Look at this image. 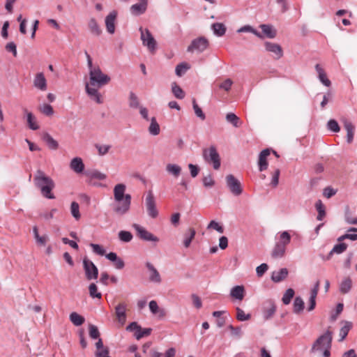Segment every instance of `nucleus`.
<instances>
[{
    "instance_id": "nucleus-26",
    "label": "nucleus",
    "mask_w": 357,
    "mask_h": 357,
    "mask_svg": "<svg viewBox=\"0 0 357 357\" xmlns=\"http://www.w3.org/2000/svg\"><path fill=\"white\" fill-rule=\"evenodd\" d=\"M343 124L347 130V142L348 144H351L354 139L355 127L351 121L347 119L343 121Z\"/></svg>"
},
{
    "instance_id": "nucleus-8",
    "label": "nucleus",
    "mask_w": 357,
    "mask_h": 357,
    "mask_svg": "<svg viewBox=\"0 0 357 357\" xmlns=\"http://www.w3.org/2000/svg\"><path fill=\"white\" fill-rule=\"evenodd\" d=\"M145 204L148 215L155 218L158 215V211L156 208L155 197L151 190H149L146 196Z\"/></svg>"
},
{
    "instance_id": "nucleus-52",
    "label": "nucleus",
    "mask_w": 357,
    "mask_h": 357,
    "mask_svg": "<svg viewBox=\"0 0 357 357\" xmlns=\"http://www.w3.org/2000/svg\"><path fill=\"white\" fill-rule=\"evenodd\" d=\"M129 106L131 108H139V98L137 96V95L133 93L132 91H130L129 93Z\"/></svg>"
},
{
    "instance_id": "nucleus-48",
    "label": "nucleus",
    "mask_w": 357,
    "mask_h": 357,
    "mask_svg": "<svg viewBox=\"0 0 357 357\" xmlns=\"http://www.w3.org/2000/svg\"><path fill=\"white\" fill-rule=\"evenodd\" d=\"M316 209L318 212L317 219L319 221L322 220L326 215L325 207L322 202L319 199L315 204Z\"/></svg>"
},
{
    "instance_id": "nucleus-30",
    "label": "nucleus",
    "mask_w": 357,
    "mask_h": 357,
    "mask_svg": "<svg viewBox=\"0 0 357 357\" xmlns=\"http://www.w3.org/2000/svg\"><path fill=\"white\" fill-rule=\"evenodd\" d=\"M315 69L318 73V77L320 82L326 86L329 87L331 84V81L328 79L326 73L319 64L315 66Z\"/></svg>"
},
{
    "instance_id": "nucleus-6",
    "label": "nucleus",
    "mask_w": 357,
    "mask_h": 357,
    "mask_svg": "<svg viewBox=\"0 0 357 357\" xmlns=\"http://www.w3.org/2000/svg\"><path fill=\"white\" fill-rule=\"evenodd\" d=\"M140 38L143 45L146 46L150 52L154 53L157 48V43L148 29L139 28Z\"/></svg>"
},
{
    "instance_id": "nucleus-7",
    "label": "nucleus",
    "mask_w": 357,
    "mask_h": 357,
    "mask_svg": "<svg viewBox=\"0 0 357 357\" xmlns=\"http://www.w3.org/2000/svg\"><path fill=\"white\" fill-rule=\"evenodd\" d=\"M83 268L88 280H96L98 276V269L94 263L85 257L83 259Z\"/></svg>"
},
{
    "instance_id": "nucleus-60",
    "label": "nucleus",
    "mask_w": 357,
    "mask_h": 357,
    "mask_svg": "<svg viewBox=\"0 0 357 357\" xmlns=\"http://www.w3.org/2000/svg\"><path fill=\"white\" fill-rule=\"evenodd\" d=\"M207 229H213L220 234L224 232V228L215 220H211L209 222V224L207 226Z\"/></svg>"
},
{
    "instance_id": "nucleus-38",
    "label": "nucleus",
    "mask_w": 357,
    "mask_h": 357,
    "mask_svg": "<svg viewBox=\"0 0 357 357\" xmlns=\"http://www.w3.org/2000/svg\"><path fill=\"white\" fill-rule=\"evenodd\" d=\"M211 29L217 36H222L226 32V26L222 23H213L211 25Z\"/></svg>"
},
{
    "instance_id": "nucleus-49",
    "label": "nucleus",
    "mask_w": 357,
    "mask_h": 357,
    "mask_svg": "<svg viewBox=\"0 0 357 357\" xmlns=\"http://www.w3.org/2000/svg\"><path fill=\"white\" fill-rule=\"evenodd\" d=\"M190 65L185 62L178 64L175 69L176 75L178 77L183 76L190 69Z\"/></svg>"
},
{
    "instance_id": "nucleus-33",
    "label": "nucleus",
    "mask_w": 357,
    "mask_h": 357,
    "mask_svg": "<svg viewBox=\"0 0 357 357\" xmlns=\"http://www.w3.org/2000/svg\"><path fill=\"white\" fill-rule=\"evenodd\" d=\"M42 138L50 149L56 150L58 149V142L49 133H44Z\"/></svg>"
},
{
    "instance_id": "nucleus-58",
    "label": "nucleus",
    "mask_w": 357,
    "mask_h": 357,
    "mask_svg": "<svg viewBox=\"0 0 357 357\" xmlns=\"http://www.w3.org/2000/svg\"><path fill=\"white\" fill-rule=\"evenodd\" d=\"M327 128L333 132H338L340 130L337 121L334 119H331L328 121Z\"/></svg>"
},
{
    "instance_id": "nucleus-63",
    "label": "nucleus",
    "mask_w": 357,
    "mask_h": 357,
    "mask_svg": "<svg viewBox=\"0 0 357 357\" xmlns=\"http://www.w3.org/2000/svg\"><path fill=\"white\" fill-rule=\"evenodd\" d=\"M280 174V171L279 169H276L273 174L271 184L273 188H275L278 185Z\"/></svg>"
},
{
    "instance_id": "nucleus-34",
    "label": "nucleus",
    "mask_w": 357,
    "mask_h": 357,
    "mask_svg": "<svg viewBox=\"0 0 357 357\" xmlns=\"http://www.w3.org/2000/svg\"><path fill=\"white\" fill-rule=\"evenodd\" d=\"M344 326L340 330V342H342L347 336L349 331L352 328V323L351 321H343Z\"/></svg>"
},
{
    "instance_id": "nucleus-17",
    "label": "nucleus",
    "mask_w": 357,
    "mask_h": 357,
    "mask_svg": "<svg viewBox=\"0 0 357 357\" xmlns=\"http://www.w3.org/2000/svg\"><path fill=\"white\" fill-rule=\"evenodd\" d=\"M319 285H320V282H319V280H317L315 282L314 287L310 291V298H309V306L307 307V310L309 312L313 310L315 308L316 298H317V296L319 292Z\"/></svg>"
},
{
    "instance_id": "nucleus-5",
    "label": "nucleus",
    "mask_w": 357,
    "mask_h": 357,
    "mask_svg": "<svg viewBox=\"0 0 357 357\" xmlns=\"http://www.w3.org/2000/svg\"><path fill=\"white\" fill-rule=\"evenodd\" d=\"M203 157L206 162L211 163L215 169L220 167V158L215 146H211L203 151Z\"/></svg>"
},
{
    "instance_id": "nucleus-55",
    "label": "nucleus",
    "mask_w": 357,
    "mask_h": 357,
    "mask_svg": "<svg viewBox=\"0 0 357 357\" xmlns=\"http://www.w3.org/2000/svg\"><path fill=\"white\" fill-rule=\"evenodd\" d=\"M119 238L122 242L128 243L130 242L133 238L131 232L128 231L121 230L119 232Z\"/></svg>"
},
{
    "instance_id": "nucleus-62",
    "label": "nucleus",
    "mask_w": 357,
    "mask_h": 357,
    "mask_svg": "<svg viewBox=\"0 0 357 357\" xmlns=\"http://www.w3.org/2000/svg\"><path fill=\"white\" fill-rule=\"evenodd\" d=\"M96 148L98 149V154L100 155H104L108 153V151L111 149V146L110 145L96 144Z\"/></svg>"
},
{
    "instance_id": "nucleus-14",
    "label": "nucleus",
    "mask_w": 357,
    "mask_h": 357,
    "mask_svg": "<svg viewBox=\"0 0 357 357\" xmlns=\"http://www.w3.org/2000/svg\"><path fill=\"white\" fill-rule=\"evenodd\" d=\"M276 305L272 300H268L263 307V317L264 320L270 319L275 313Z\"/></svg>"
},
{
    "instance_id": "nucleus-25",
    "label": "nucleus",
    "mask_w": 357,
    "mask_h": 357,
    "mask_svg": "<svg viewBox=\"0 0 357 357\" xmlns=\"http://www.w3.org/2000/svg\"><path fill=\"white\" fill-rule=\"evenodd\" d=\"M259 27L261 29L264 38L266 37L271 39L275 38L277 30L272 25L264 24H261Z\"/></svg>"
},
{
    "instance_id": "nucleus-59",
    "label": "nucleus",
    "mask_w": 357,
    "mask_h": 357,
    "mask_svg": "<svg viewBox=\"0 0 357 357\" xmlns=\"http://www.w3.org/2000/svg\"><path fill=\"white\" fill-rule=\"evenodd\" d=\"M89 336L91 337V338H92V339L99 338L100 333H99V331H98L97 326H96L93 324H90L89 326Z\"/></svg>"
},
{
    "instance_id": "nucleus-9",
    "label": "nucleus",
    "mask_w": 357,
    "mask_h": 357,
    "mask_svg": "<svg viewBox=\"0 0 357 357\" xmlns=\"http://www.w3.org/2000/svg\"><path fill=\"white\" fill-rule=\"evenodd\" d=\"M227 186L234 196H239L243 192L240 181L232 174L226 176Z\"/></svg>"
},
{
    "instance_id": "nucleus-13",
    "label": "nucleus",
    "mask_w": 357,
    "mask_h": 357,
    "mask_svg": "<svg viewBox=\"0 0 357 357\" xmlns=\"http://www.w3.org/2000/svg\"><path fill=\"white\" fill-rule=\"evenodd\" d=\"M264 47L266 51L273 54L275 59H279L283 56L282 48L279 44L267 41L264 43Z\"/></svg>"
},
{
    "instance_id": "nucleus-45",
    "label": "nucleus",
    "mask_w": 357,
    "mask_h": 357,
    "mask_svg": "<svg viewBox=\"0 0 357 357\" xmlns=\"http://www.w3.org/2000/svg\"><path fill=\"white\" fill-rule=\"evenodd\" d=\"M195 234L196 231L193 228H190L188 229V232L185 234L183 241V245L185 248H188L190 246L192 239L195 238Z\"/></svg>"
},
{
    "instance_id": "nucleus-15",
    "label": "nucleus",
    "mask_w": 357,
    "mask_h": 357,
    "mask_svg": "<svg viewBox=\"0 0 357 357\" xmlns=\"http://www.w3.org/2000/svg\"><path fill=\"white\" fill-rule=\"evenodd\" d=\"M93 86H91L90 83H86V92L91 100H94L98 104H101L102 103L101 95L98 92V89H95Z\"/></svg>"
},
{
    "instance_id": "nucleus-18",
    "label": "nucleus",
    "mask_w": 357,
    "mask_h": 357,
    "mask_svg": "<svg viewBox=\"0 0 357 357\" xmlns=\"http://www.w3.org/2000/svg\"><path fill=\"white\" fill-rule=\"evenodd\" d=\"M115 313L118 321L123 325L126 321V304L121 303L117 305L115 307Z\"/></svg>"
},
{
    "instance_id": "nucleus-57",
    "label": "nucleus",
    "mask_w": 357,
    "mask_h": 357,
    "mask_svg": "<svg viewBox=\"0 0 357 357\" xmlns=\"http://www.w3.org/2000/svg\"><path fill=\"white\" fill-rule=\"evenodd\" d=\"M39 109L46 116H52L54 114L53 107L49 104H43L40 105Z\"/></svg>"
},
{
    "instance_id": "nucleus-41",
    "label": "nucleus",
    "mask_w": 357,
    "mask_h": 357,
    "mask_svg": "<svg viewBox=\"0 0 357 357\" xmlns=\"http://www.w3.org/2000/svg\"><path fill=\"white\" fill-rule=\"evenodd\" d=\"M347 248V245L344 243H340L334 245L333 249L328 254V259L331 257L333 254H341L344 252Z\"/></svg>"
},
{
    "instance_id": "nucleus-4",
    "label": "nucleus",
    "mask_w": 357,
    "mask_h": 357,
    "mask_svg": "<svg viewBox=\"0 0 357 357\" xmlns=\"http://www.w3.org/2000/svg\"><path fill=\"white\" fill-rule=\"evenodd\" d=\"M89 79L91 86H97L101 87L106 85L110 81V77L104 74L99 66H96L94 69L89 72Z\"/></svg>"
},
{
    "instance_id": "nucleus-23",
    "label": "nucleus",
    "mask_w": 357,
    "mask_h": 357,
    "mask_svg": "<svg viewBox=\"0 0 357 357\" xmlns=\"http://www.w3.org/2000/svg\"><path fill=\"white\" fill-rule=\"evenodd\" d=\"M139 3L133 4L130 7V11L134 15H140L145 13L147 8L148 1L139 0Z\"/></svg>"
},
{
    "instance_id": "nucleus-37",
    "label": "nucleus",
    "mask_w": 357,
    "mask_h": 357,
    "mask_svg": "<svg viewBox=\"0 0 357 357\" xmlns=\"http://www.w3.org/2000/svg\"><path fill=\"white\" fill-rule=\"evenodd\" d=\"M278 234H279V241L277 243L280 245H282L287 248V246L291 242V237L290 234L287 231H284L282 232H279Z\"/></svg>"
},
{
    "instance_id": "nucleus-20",
    "label": "nucleus",
    "mask_w": 357,
    "mask_h": 357,
    "mask_svg": "<svg viewBox=\"0 0 357 357\" xmlns=\"http://www.w3.org/2000/svg\"><path fill=\"white\" fill-rule=\"evenodd\" d=\"M33 86L40 90V91H46L47 88V80L45 77V75L43 73H38L36 74L34 79H33Z\"/></svg>"
},
{
    "instance_id": "nucleus-27",
    "label": "nucleus",
    "mask_w": 357,
    "mask_h": 357,
    "mask_svg": "<svg viewBox=\"0 0 357 357\" xmlns=\"http://www.w3.org/2000/svg\"><path fill=\"white\" fill-rule=\"evenodd\" d=\"M289 271L287 268H282L278 271H273L271 275V280L274 282H280L284 280L288 275Z\"/></svg>"
},
{
    "instance_id": "nucleus-35",
    "label": "nucleus",
    "mask_w": 357,
    "mask_h": 357,
    "mask_svg": "<svg viewBox=\"0 0 357 357\" xmlns=\"http://www.w3.org/2000/svg\"><path fill=\"white\" fill-rule=\"evenodd\" d=\"M69 319L76 326L82 325L85 321L84 317L75 312L70 314Z\"/></svg>"
},
{
    "instance_id": "nucleus-50",
    "label": "nucleus",
    "mask_w": 357,
    "mask_h": 357,
    "mask_svg": "<svg viewBox=\"0 0 357 357\" xmlns=\"http://www.w3.org/2000/svg\"><path fill=\"white\" fill-rule=\"evenodd\" d=\"M70 213L73 217L76 220H79L81 218V214L79 212V204L76 202H73L70 204Z\"/></svg>"
},
{
    "instance_id": "nucleus-53",
    "label": "nucleus",
    "mask_w": 357,
    "mask_h": 357,
    "mask_svg": "<svg viewBox=\"0 0 357 357\" xmlns=\"http://www.w3.org/2000/svg\"><path fill=\"white\" fill-rule=\"evenodd\" d=\"M294 294H295V292L293 289L289 288V289H287L282 296V303L284 305L289 304L291 302V300L293 298V297L294 296Z\"/></svg>"
},
{
    "instance_id": "nucleus-64",
    "label": "nucleus",
    "mask_w": 357,
    "mask_h": 357,
    "mask_svg": "<svg viewBox=\"0 0 357 357\" xmlns=\"http://www.w3.org/2000/svg\"><path fill=\"white\" fill-rule=\"evenodd\" d=\"M233 81L230 78H227L223 82L220 84L219 88L226 91H228L230 90Z\"/></svg>"
},
{
    "instance_id": "nucleus-31",
    "label": "nucleus",
    "mask_w": 357,
    "mask_h": 357,
    "mask_svg": "<svg viewBox=\"0 0 357 357\" xmlns=\"http://www.w3.org/2000/svg\"><path fill=\"white\" fill-rule=\"evenodd\" d=\"M167 172L173 176L174 178H178L181 173V167L178 165L169 163L166 165Z\"/></svg>"
},
{
    "instance_id": "nucleus-39",
    "label": "nucleus",
    "mask_w": 357,
    "mask_h": 357,
    "mask_svg": "<svg viewBox=\"0 0 357 357\" xmlns=\"http://www.w3.org/2000/svg\"><path fill=\"white\" fill-rule=\"evenodd\" d=\"M33 232L37 244L40 245H45L49 239L48 236L47 235L40 236L38 234V227L36 226L33 227Z\"/></svg>"
},
{
    "instance_id": "nucleus-12",
    "label": "nucleus",
    "mask_w": 357,
    "mask_h": 357,
    "mask_svg": "<svg viewBox=\"0 0 357 357\" xmlns=\"http://www.w3.org/2000/svg\"><path fill=\"white\" fill-rule=\"evenodd\" d=\"M208 46V40L203 36L194 39L190 45L188 47V52H193L196 50L199 52H202L207 49Z\"/></svg>"
},
{
    "instance_id": "nucleus-28",
    "label": "nucleus",
    "mask_w": 357,
    "mask_h": 357,
    "mask_svg": "<svg viewBox=\"0 0 357 357\" xmlns=\"http://www.w3.org/2000/svg\"><path fill=\"white\" fill-rule=\"evenodd\" d=\"M287 248L282 245L278 243L277 242L275 244V246L271 252V257L273 259H280L282 258L286 253Z\"/></svg>"
},
{
    "instance_id": "nucleus-16",
    "label": "nucleus",
    "mask_w": 357,
    "mask_h": 357,
    "mask_svg": "<svg viewBox=\"0 0 357 357\" xmlns=\"http://www.w3.org/2000/svg\"><path fill=\"white\" fill-rule=\"evenodd\" d=\"M117 12L113 10L105 17V26L108 33L113 34L115 31V20Z\"/></svg>"
},
{
    "instance_id": "nucleus-47",
    "label": "nucleus",
    "mask_w": 357,
    "mask_h": 357,
    "mask_svg": "<svg viewBox=\"0 0 357 357\" xmlns=\"http://www.w3.org/2000/svg\"><path fill=\"white\" fill-rule=\"evenodd\" d=\"M172 91L176 98L183 99L185 98V92L176 82L172 84Z\"/></svg>"
},
{
    "instance_id": "nucleus-36",
    "label": "nucleus",
    "mask_w": 357,
    "mask_h": 357,
    "mask_svg": "<svg viewBox=\"0 0 357 357\" xmlns=\"http://www.w3.org/2000/svg\"><path fill=\"white\" fill-rule=\"evenodd\" d=\"M293 311L296 314H299L304 310L305 303L303 298L300 296H296L294 301Z\"/></svg>"
},
{
    "instance_id": "nucleus-40",
    "label": "nucleus",
    "mask_w": 357,
    "mask_h": 357,
    "mask_svg": "<svg viewBox=\"0 0 357 357\" xmlns=\"http://www.w3.org/2000/svg\"><path fill=\"white\" fill-rule=\"evenodd\" d=\"M352 281L349 278L344 279L340 285V291L342 294H347L351 289Z\"/></svg>"
},
{
    "instance_id": "nucleus-42",
    "label": "nucleus",
    "mask_w": 357,
    "mask_h": 357,
    "mask_svg": "<svg viewBox=\"0 0 357 357\" xmlns=\"http://www.w3.org/2000/svg\"><path fill=\"white\" fill-rule=\"evenodd\" d=\"M86 175L90 179H98L102 181L107 178V176L105 174L96 169L86 172Z\"/></svg>"
},
{
    "instance_id": "nucleus-46",
    "label": "nucleus",
    "mask_w": 357,
    "mask_h": 357,
    "mask_svg": "<svg viewBox=\"0 0 357 357\" xmlns=\"http://www.w3.org/2000/svg\"><path fill=\"white\" fill-rule=\"evenodd\" d=\"M236 318L238 321H248V320L250 319L251 314L250 313H248V314L245 313L243 310H242L241 307H236Z\"/></svg>"
},
{
    "instance_id": "nucleus-61",
    "label": "nucleus",
    "mask_w": 357,
    "mask_h": 357,
    "mask_svg": "<svg viewBox=\"0 0 357 357\" xmlns=\"http://www.w3.org/2000/svg\"><path fill=\"white\" fill-rule=\"evenodd\" d=\"M90 246L92 248L93 252H95L96 254L100 256H103L105 255V250L101 245L98 244L91 243Z\"/></svg>"
},
{
    "instance_id": "nucleus-10",
    "label": "nucleus",
    "mask_w": 357,
    "mask_h": 357,
    "mask_svg": "<svg viewBox=\"0 0 357 357\" xmlns=\"http://www.w3.org/2000/svg\"><path fill=\"white\" fill-rule=\"evenodd\" d=\"M126 330L128 331H134V335L137 340H140L145 336H149L152 331L151 328H142L137 322L135 321L130 323L126 327Z\"/></svg>"
},
{
    "instance_id": "nucleus-1",
    "label": "nucleus",
    "mask_w": 357,
    "mask_h": 357,
    "mask_svg": "<svg viewBox=\"0 0 357 357\" xmlns=\"http://www.w3.org/2000/svg\"><path fill=\"white\" fill-rule=\"evenodd\" d=\"M126 186L125 184L119 183L114 188V198L115 204L113 211L117 215H123L129 210L131 204V195L125 194Z\"/></svg>"
},
{
    "instance_id": "nucleus-22",
    "label": "nucleus",
    "mask_w": 357,
    "mask_h": 357,
    "mask_svg": "<svg viewBox=\"0 0 357 357\" xmlns=\"http://www.w3.org/2000/svg\"><path fill=\"white\" fill-rule=\"evenodd\" d=\"M146 266L148 268V270L150 271V275H149L150 282L157 283V284L160 283L161 280H162L160 275L159 272L158 271V270L154 267V266L150 262H146Z\"/></svg>"
},
{
    "instance_id": "nucleus-54",
    "label": "nucleus",
    "mask_w": 357,
    "mask_h": 357,
    "mask_svg": "<svg viewBox=\"0 0 357 357\" xmlns=\"http://www.w3.org/2000/svg\"><path fill=\"white\" fill-rule=\"evenodd\" d=\"M192 107L195 112V115L199 117L202 121L206 119V115L203 112L201 107L197 104L196 100L195 98L192 99Z\"/></svg>"
},
{
    "instance_id": "nucleus-19",
    "label": "nucleus",
    "mask_w": 357,
    "mask_h": 357,
    "mask_svg": "<svg viewBox=\"0 0 357 357\" xmlns=\"http://www.w3.org/2000/svg\"><path fill=\"white\" fill-rule=\"evenodd\" d=\"M22 111L26 116L29 128L32 130H38L39 126L36 121V118L33 114V113L29 112L28 109L25 107L22 108Z\"/></svg>"
},
{
    "instance_id": "nucleus-21",
    "label": "nucleus",
    "mask_w": 357,
    "mask_h": 357,
    "mask_svg": "<svg viewBox=\"0 0 357 357\" xmlns=\"http://www.w3.org/2000/svg\"><path fill=\"white\" fill-rule=\"evenodd\" d=\"M270 155L268 149H264L259 155L258 165L259 170L263 172L268 168L267 157Z\"/></svg>"
},
{
    "instance_id": "nucleus-2",
    "label": "nucleus",
    "mask_w": 357,
    "mask_h": 357,
    "mask_svg": "<svg viewBox=\"0 0 357 357\" xmlns=\"http://www.w3.org/2000/svg\"><path fill=\"white\" fill-rule=\"evenodd\" d=\"M33 182L36 188L40 190L41 195L49 199H53L55 196L52 193V190L55 187L54 181L45 173L38 169L34 176Z\"/></svg>"
},
{
    "instance_id": "nucleus-24",
    "label": "nucleus",
    "mask_w": 357,
    "mask_h": 357,
    "mask_svg": "<svg viewBox=\"0 0 357 357\" xmlns=\"http://www.w3.org/2000/svg\"><path fill=\"white\" fill-rule=\"evenodd\" d=\"M70 167L77 174L82 173L84 169V165L82 159L79 157L74 158L70 161Z\"/></svg>"
},
{
    "instance_id": "nucleus-51",
    "label": "nucleus",
    "mask_w": 357,
    "mask_h": 357,
    "mask_svg": "<svg viewBox=\"0 0 357 357\" xmlns=\"http://www.w3.org/2000/svg\"><path fill=\"white\" fill-rule=\"evenodd\" d=\"M89 296L92 298H98L100 299L102 298V294L98 291V287L95 283H91L89 286Z\"/></svg>"
},
{
    "instance_id": "nucleus-29",
    "label": "nucleus",
    "mask_w": 357,
    "mask_h": 357,
    "mask_svg": "<svg viewBox=\"0 0 357 357\" xmlns=\"http://www.w3.org/2000/svg\"><path fill=\"white\" fill-rule=\"evenodd\" d=\"M230 296L237 300L242 301L245 296V288L243 285H237L231 288Z\"/></svg>"
},
{
    "instance_id": "nucleus-32",
    "label": "nucleus",
    "mask_w": 357,
    "mask_h": 357,
    "mask_svg": "<svg viewBox=\"0 0 357 357\" xmlns=\"http://www.w3.org/2000/svg\"><path fill=\"white\" fill-rule=\"evenodd\" d=\"M88 26L92 34L96 36H98L101 34L102 30L95 18H91L89 20Z\"/></svg>"
},
{
    "instance_id": "nucleus-44",
    "label": "nucleus",
    "mask_w": 357,
    "mask_h": 357,
    "mask_svg": "<svg viewBox=\"0 0 357 357\" xmlns=\"http://www.w3.org/2000/svg\"><path fill=\"white\" fill-rule=\"evenodd\" d=\"M226 120L227 122L232 124L235 128H238L241 125L240 119L234 113L232 112L227 114Z\"/></svg>"
},
{
    "instance_id": "nucleus-43",
    "label": "nucleus",
    "mask_w": 357,
    "mask_h": 357,
    "mask_svg": "<svg viewBox=\"0 0 357 357\" xmlns=\"http://www.w3.org/2000/svg\"><path fill=\"white\" fill-rule=\"evenodd\" d=\"M160 126L158 123L155 117H152L149 127V133L152 135H158L160 133Z\"/></svg>"
},
{
    "instance_id": "nucleus-56",
    "label": "nucleus",
    "mask_w": 357,
    "mask_h": 357,
    "mask_svg": "<svg viewBox=\"0 0 357 357\" xmlns=\"http://www.w3.org/2000/svg\"><path fill=\"white\" fill-rule=\"evenodd\" d=\"M344 219L347 223L351 225H357V217H352L351 213L350 212L349 207H347L345 213H344Z\"/></svg>"
},
{
    "instance_id": "nucleus-3",
    "label": "nucleus",
    "mask_w": 357,
    "mask_h": 357,
    "mask_svg": "<svg viewBox=\"0 0 357 357\" xmlns=\"http://www.w3.org/2000/svg\"><path fill=\"white\" fill-rule=\"evenodd\" d=\"M333 333L327 330L321 335L313 343L310 349L311 353L323 352V357H330L332 347Z\"/></svg>"
},
{
    "instance_id": "nucleus-11",
    "label": "nucleus",
    "mask_w": 357,
    "mask_h": 357,
    "mask_svg": "<svg viewBox=\"0 0 357 357\" xmlns=\"http://www.w3.org/2000/svg\"><path fill=\"white\" fill-rule=\"evenodd\" d=\"M132 227L135 229L138 237L145 241L158 242L159 238L152 233L147 231L144 227L138 224H133Z\"/></svg>"
}]
</instances>
